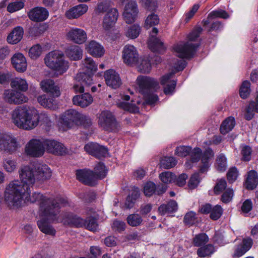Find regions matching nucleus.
<instances>
[{"instance_id":"nucleus-19","label":"nucleus","mask_w":258,"mask_h":258,"mask_svg":"<svg viewBox=\"0 0 258 258\" xmlns=\"http://www.w3.org/2000/svg\"><path fill=\"white\" fill-rule=\"evenodd\" d=\"M45 150L55 155H63L67 153V149L61 143L44 138Z\"/></svg>"},{"instance_id":"nucleus-52","label":"nucleus","mask_w":258,"mask_h":258,"mask_svg":"<svg viewBox=\"0 0 258 258\" xmlns=\"http://www.w3.org/2000/svg\"><path fill=\"white\" fill-rule=\"evenodd\" d=\"M176 164V160L172 157H165L161 160V166L166 169L172 168Z\"/></svg>"},{"instance_id":"nucleus-17","label":"nucleus","mask_w":258,"mask_h":258,"mask_svg":"<svg viewBox=\"0 0 258 258\" xmlns=\"http://www.w3.org/2000/svg\"><path fill=\"white\" fill-rule=\"evenodd\" d=\"M66 37L69 41L75 44H82L86 41L87 35L82 29L72 27L68 31Z\"/></svg>"},{"instance_id":"nucleus-11","label":"nucleus","mask_w":258,"mask_h":258,"mask_svg":"<svg viewBox=\"0 0 258 258\" xmlns=\"http://www.w3.org/2000/svg\"><path fill=\"white\" fill-rule=\"evenodd\" d=\"M189 154L190 162L192 163H196L201 158L202 165L200 169L201 173H205L208 171L210 166L209 161L214 155L213 151L210 148L206 149L202 154V150L199 148H195L193 150H191Z\"/></svg>"},{"instance_id":"nucleus-27","label":"nucleus","mask_w":258,"mask_h":258,"mask_svg":"<svg viewBox=\"0 0 258 258\" xmlns=\"http://www.w3.org/2000/svg\"><path fill=\"white\" fill-rule=\"evenodd\" d=\"M104 78L107 86L113 89L118 88L121 84L119 74L113 70H109L104 74Z\"/></svg>"},{"instance_id":"nucleus-21","label":"nucleus","mask_w":258,"mask_h":258,"mask_svg":"<svg viewBox=\"0 0 258 258\" xmlns=\"http://www.w3.org/2000/svg\"><path fill=\"white\" fill-rule=\"evenodd\" d=\"M84 149L87 153L97 158L105 157L108 152L107 149L104 146L93 142L85 145Z\"/></svg>"},{"instance_id":"nucleus-46","label":"nucleus","mask_w":258,"mask_h":258,"mask_svg":"<svg viewBox=\"0 0 258 258\" xmlns=\"http://www.w3.org/2000/svg\"><path fill=\"white\" fill-rule=\"evenodd\" d=\"M253 112H258V93L255 101H251L246 110L245 117L247 120H250L253 116Z\"/></svg>"},{"instance_id":"nucleus-48","label":"nucleus","mask_w":258,"mask_h":258,"mask_svg":"<svg viewBox=\"0 0 258 258\" xmlns=\"http://www.w3.org/2000/svg\"><path fill=\"white\" fill-rule=\"evenodd\" d=\"M209 241L208 236L204 233L195 235L193 238V244L195 246L200 247L206 244Z\"/></svg>"},{"instance_id":"nucleus-3","label":"nucleus","mask_w":258,"mask_h":258,"mask_svg":"<svg viewBox=\"0 0 258 258\" xmlns=\"http://www.w3.org/2000/svg\"><path fill=\"white\" fill-rule=\"evenodd\" d=\"M11 118L18 127L28 131L36 127L40 121L47 125L50 124L48 114L43 112L39 113L34 107H17L12 112Z\"/></svg>"},{"instance_id":"nucleus-63","label":"nucleus","mask_w":258,"mask_h":258,"mask_svg":"<svg viewBox=\"0 0 258 258\" xmlns=\"http://www.w3.org/2000/svg\"><path fill=\"white\" fill-rule=\"evenodd\" d=\"M156 186L152 182H148L144 187V192L146 196H151L156 192Z\"/></svg>"},{"instance_id":"nucleus-47","label":"nucleus","mask_w":258,"mask_h":258,"mask_svg":"<svg viewBox=\"0 0 258 258\" xmlns=\"http://www.w3.org/2000/svg\"><path fill=\"white\" fill-rule=\"evenodd\" d=\"M141 28L138 24H134L127 28L125 32V35L130 39H135L140 35Z\"/></svg>"},{"instance_id":"nucleus-40","label":"nucleus","mask_w":258,"mask_h":258,"mask_svg":"<svg viewBox=\"0 0 258 258\" xmlns=\"http://www.w3.org/2000/svg\"><path fill=\"white\" fill-rule=\"evenodd\" d=\"M18 163L15 159L12 157H6L3 159L2 167L4 170L8 173H12L17 168Z\"/></svg>"},{"instance_id":"nucleus-58","label":"nucleus","mask_w":258,"mask_h":258,"mask_svg":"<svg viewBox=\"0 0 258 258\" xmlns=\"http://www.w3.org/2000/svg\"><path fill=\"white\" fill-rule=\"evenodd\" d=\"M111 6V2L109 0H103L97 5L96 11L99 13H104L107 10H109V8Z\"/></svg>"},{"instance_id":"nucleus-59","label":"nucleus","mask_w":258,"mask_h":258,"mask_svg":"<svg viewBox=\"0 0 258 258\" xmlns=\"http://www.w3.org/2000/svg\"><path fill=\"white\" fill-rule=\"evenodd\" d=\"M227 183L225 179H220L218 180L214 188L215 194L218 195L222 193L226 189Z\"/></svg>"},{"instance_id":"nucleus-26","label":"nucleus","mask_w":258,"mask_h":258,"mask_svg":"<svg viewBox=\"0 0 258 258\" xmlns=\"http://www.w3.org/2000/svg\"><path fill=\"white\" fill-rule=\"evenodd\" d=\"M48 12L44 8L36 7L31 10L28 14L29 19L34 22H42L48 17Z\"/></svg>"},{"instance_id":"nucleus-36","label":"nucleus","mask_w":258,"mask_h":258,"mask_svg":"<svg viewBox=\"0 0 258 258\" xmlns=\"http://www.w3.org/2000/svg\"><path fill=\"white\" fill-rule=\"evenodd\" d=\"M66 55L71 60L80 59L83 55V50L78 45H71L66 50Z\"/></svg>"},{"instance_id":"nucleus-55","label":"nucleus","mask_w":258,"mask_h":258,"mask_svg":"<svg viewBox=\"0 0 258 258\" xmlns=\"http://www.w3.org/2000/svg\"><path fill=\"white\" fill-rule=\"evenodd\" d=\"M42 52V47L39 44H36L29 49V55L32 59H35L40 56Z\"/></svg>"},{"instance_id":"nucleus-41","label":"nucleus","mask_w":258,"mask_h":258,"mask_svg":"<svg viewBox=\"0 0 258 258\" xmlns=\"http://www.w3.org/2000/svg\"><path fill=\"white\" fill-rule=\"evenodd\" d=\"M229 17V15L224 10H218L216 11H213L211 12L209 15L208 17V19L206 20H203L202 23L203 24L204 26H206L208 24H209L211 20L216 18H220L223 19H227Z\"/></svg>"},{"instance_id":"nucleus-15","label":"nucleus","mask_w":258,"mask_h":258,"mask_svg":"<svg viewBox=\"0 0 258 258\" xmlns=\"http://www.w3.org/2000/svg\"><path fill=\"white\" fill-rule=\"evenodd\" d=\"M139 10L136 2L129 1L124 6L122 13L123 19L127 24L134 23L137 19Z\"/></svg>"},{"instance_id":"nucleus-45","label":"nucleus","mask_w":258,"mask_h":258,"mask_svg":"<svg viewBox=\"0 0 258 258\" xmlns=\"http://www.w3.org/2000/svg\"><path fill=\"white\" fill-rule=\"evenodd\" d=\"M215 247L211 244L201 246L197 250V254L200 257L210 256L215 252Z\"/></svg>"},{"instance_id":"nucleus-31","label":"nucleus","mask_w":258,"mask_h":258,"mask_svg":"<svg viewBox=\"0 0 258 258\" xmlns=\"http://www.w3.org/2000/svg\"><path fill=\"white\" fill-rule=\"evenodd\" d=\"M88 53L94 57H101L104 53V49L102 45L95 40L89 41L86 46Z\"/></svg>"},{"instance_id":"nucleus-62","label":"nucleus","mask_w":258,"mask_h":258,"mask_svg":"<svg viewBox=\"0 0 258 258\" xmlns=\"http://www.w3.org/2000/svg\"><path fill=\"white\" fill-rule=\"evenodd\" d=\"M233 196V191L232 189L227 188L223 192L221 197V201L224 203H228L232 200Z\"/></svg>"},{"instance_id":"nucleus-6","label":"nucleus","mask_w":258,"mask_h":258,"mask_svg":"<svg viewBox=\"0 0 258 258\" xmlns=\"http://www.w3.org/2000/svg\"><path fill=\"white\" fill-rule=\"evenodd\" d=\"M136 82L139 92L143 95L147 103H155L158 101V97L154 92L159 88L158 82L154 78L145 76H139Z\"/></svg>"},{"instance_id":"nucleus-29","label":"nucleus","mask_w":258,"mask_h":258,"mask_svg":"<svg viewBox=\"0 0 258 258\" xmlns=\"http://www.w3.org/2000/svg\"><path fill=\"white\" fill-rule=\"evenodd\" d=\"M40 86L43 91L50 93L53 97H57L60 95L59 88L55 85L52 80H44L41 82Z\"/></svg>"},{"instance_id":"nucleus-30","label":"nucleus","mask_w":258,"mask_h":258,"mask_svg":"<svg viewBox=\"0 0 258 258\" xmlns=\"http://www.w3.org/2000/svg\"><path fill=\"white\" fill-rule=\"evenodd\" d=\"M88 9L86 4H80L66 11L65 15L69 19H77L86 13Z\"/></svg>"},{"instance_id":"nucleus-53","label":"nucleus","mask_w":258,"mask_h":258,"mask_svg":"<svg viewBox=\"0 0 258 258\" xmlns=\"http://www.w3.org/2000/svg\"><path fill=\"white\" fill-rule=\"evenodd\" d=\"M44 24H36L30 29L29 33L32 36H38L43 33L46 30Z\"/></svg>"},{"instance_id":"nucleus-1","label":"nucleus","mask_w":258,"mask_h":258,"mask_svg":"<svg viewBox=\"0 0 258 258\" xmlns=\"http://www.w3.org/2000/svg\"><path fill=\"white\" fill-rule=\"evenodd\" d=\"M21 180L15 179L9 182L4 192V199L8 205H18L22 202L23 196L28 194L29 188L37 182L35 167L26 166L19 171Z\"/></svg>"},{"instance_id":"nucleus-18","label":"nucleus","mask_w":258,"mask_h":258,"mask_svg":"<svg viewBox=\"0 0 258 258\" xmlns=\"http://www.w3.org/2000/svg\"><path fill=\"white\" fill-rule=\"evenodd\" d=\"M64 214L65 213L61 214L60 215V216L61 217V219L60 220L59 219V217H57L58 214L56 216V219L54 220H52L45 216H42V218L37 221V225L38 226V228H39L40 231L43 233L47 235L54 236L56 233V231L55 229L52 227V226L48 222V220L52 222L56 221V222L63 223L62 222V220L63 219V216L64 215Z\"/></svg>"},{"instance_id":"nucleus-7","label":"nucleus","mask_w":258,"mask_h":258,"mask_svg":"<svg viewBox=\"0 0 258 258\" xmlns=\"http://www.w3.org/2000/svg\"><path fill=\"white\" fill-rule=\"evenodd\" d=\"M107 174L105 166L100 162L96 165L94 171L89 169H80L76 171V177L81 182L91 186L95 184L97 179L104 178Z\"/></svg>"},{"instance_id":"nucleus-44","label":"nucleus","mask_w":258,"mask_h":258,"mask_svg":"<svg viewBox=\"0 0 258 258\" xmlns=\"http://www.w3.org/2000/svg\"><path fill=\"white\" fill-rule=\"evenodd\" d=\"M140 197V191L138 188H133L131 194L126 198L125 206L126 208L131 209L133 207L136 201Z\"/></svg>"},{"instance_id":"nucleus-35","label":"nucleus","mask_w":258,"mask_h":258,"mask_svg":"<svg viewBox=\"0 0 258 258\" xmlns=\"http://www.w3.org/2000/svg\"><path fill=\"white\" fill-rule=\"evenodd\" d=\"M258 184V175L257 172L251 170L247 173V177L244 182L245 188L249 190L255 188Z\"/></svg>"},{"instance_id":"nucleus-14","label":"nucleus","mask_w":258,"mask_h":258,"mask_svg":"<svg viewBox=\"0 0 258 258\" xmlns=\"http://www.w3.org/2000/svg\"><path fill=\"white\" fill-rule=\"evenodd\" d=\"M19 147L17 139L9 133H0V150L13 154Z\"/></svg>"},{"instance_id":"nucleus-12","label":"nucleus","mask_w":258,"mask_h":258,"mask_svg":"<svg viewBox=\"0 0 258 258\" xmlns=\"http://www.w3.org/2000/svg\"><path fill=\"white\" fill-rule=\"evenodd\" d=\"M98 124L104 131L116 133L120 128V124L113 114L109 111H103L98 117Z\"/></svg>"},{"instance_id":"nucleus-13","label":"nucleus","mask_w":258,"mask_h":258,"mask_svg":"<svg viewBox=\"0 0 258 258\" xmlns=\"http://www.w3.org/2000/svg\"><path fill=\"white\" fill-rule=\"evenodd\" d=\"M44 138L32 139L25 145V152L32 157H40L45 151Z\"/></svg>"},{"instance_id":"nucleus-32","label":"nucleus","mask_w":258,"mask_h":258,"mask_svg":"<svg viewBox=\"0 0 258 258\" xmlns=\"http://www.w3.org/2000/svg\"><path fill=\"white\" fill-rule=\"evenodd\" d=\"M93 102V97L88 93L75 96L73 98L74 104L81 107H86Z\"/></svg>"},{"instance_id":"nucleus-51","label":"nucleus","mask_w":258,"mask_h":258,"mask_svg":"<svg viewBox=\"0 0 258 258\" xmlns=\"http://www.w3.org/2000/svg\"><path fill=\"white\" fill-rule=\"evenodd\" d=\"M216 168L220 171H224L227 167V160L223 154H219L216 159Z\"/></svg>"},{"instance_id":"nucleus-2","label":"nucleus","mask_w":258,"mask_h":258,"mask_svg":"<svg viewBox=\"0 0 258 258\" xmlns=\"http://www.w3.org/2000/svg\"><path fill=\"white\" fill-rule=\"evenodd\" d=\"M31 190L29 188L28 194L23 196L22 202L18 205H8L10 207L18 208L23 203L30 202L39 203V213L40 216H45L52 220L56 219V216L59 213V209L62 206L68 204L67 198L61 197H47L38 192H34L30 196Z\"/></svg>"},{"instance_id":"nucleus-34","label":"nucleus","mask_w":258,"mask_h":258,"mask_svg":"<svg viewBox=\"0 0 258 258\" xmlns=\"http://www.w3.org/2000/svg\"><path fill=\"white\" fill-rule=\"evenodd\" d=\"M130 99V97L128 95H121V100H118V101L116 103L117 106L130 112H136L138 111L139 108L136 105L124 101H128Z\"/></svg>"},{"instance_id":"nucleus-43","label":"nucleus","mask_w":258,"mask_h":258,"mask_svg":"<svg viewBox=\"0 0 258 258\" xmlns=\"http://www.w3.org/2000/svg\"><path fill=\"white\" fill-rule=\"evenodd\" d=\"M235 124L234 118L228 117L226 118L222 123L220 126V131L222 134L225 135L231 131Z\"/></svg>"},{"instance_id":"nucleus-37","label":"nucleus","mask_w":258,"mask_h":258,"mask_svg":"<svg viewBox=\"0 0 258 258\" xmlns=\"http://www.w3.org/2000/svg\"><path fill=\"white\" fill-rule=\"evenodd\" d=\"M11 87L19 92H26L28 89V84L25 79L15 78L11 82Z\"/></svg>"},{"instance_id":"nucleus-10","label":"nucleus","mask_w":258,"mask_h":258,"mask_svg":"<svg viewBox=\"0 0 258 258\" xmlns=\"http://www.w3.org/2000/svg\"><path fill=\"white\" fill-rule=\"evenodd\" d=\"M44 60L47 67L56 71L60 75L69 68L68 62L64 60L63 53L59 51L49 52L45 56Z\"/></svg>"},{"instance_id":"nucleus-24","label":"nucleus","mask_w":258,"mask_h":258,"mask_svg":"<svg viewBox=\"0 0 258 258\" xmlns=\"http://www.w3.org/2000/svg\"><path fill=\"white\" fill-rule=\"evenodd\" d=\"M35 172L37 182H44L50 179L52 176L50 168L46 164H38L35 166Z\"/></svg>"},{"instance_id":"nucleus-57","label":"nucleus","mask_w":258,"mask_h":258,"mask_svg":"<svg viewBox=\"0 0 258 258\" xmlns=\"http://www.w3.org/2000/svg\"><path fill=\"white\" fill-rule=\"evenodd\" d=\"M223 213V209L222 207L218 205L212 208L210 212V218L213 220H216L218 219Z\"/></svg>"},{"instance_id":"nucleus-38","label":"nucleus","mask_w":258,"mask_h":258,"mask_svg":"<svg viewBox=\"0 0 258 258\" xmlns=\"http://www.w3.org/2000/svg\"><path fill=\"white\" fill-rule=\"evenodd\" d=\"M23 29L20 26L16 27L7 37V41L10 44H17L22 38Z\"/></svg>"},{"instance_id":"nucleus-8","label":"nucleus","mask_w":258,"mask_h":258,"mask_svg":"<svg viewBox=\"0 0 258 258\" xmlns=\"http://www.w3.org/2000/svg\"><path fill=\"white\" fill-rule=\"evenodd\" d=\"M59 123L64 127L71 128L74 125L86 124L89 125L91 121L89 118L75 109H69L59 117Z\"/></svg>"},{"instance_id":"nucleus-16","label":"nucleus","mask_w":258,"mask_h":258,"mask_svg":"<svg viewBox=\"0 0 258 258\" xmlns=\"http://www.w3.org/2000/svg\"><path fill=\"white\" fill-rule=\"evenodd\" d=\"M122 58L123 62L128 66L136 64L139 59V54L136 48L132 45H125L122 51Z\"/></svg>"},{"instance_id":"nucleus-49","label":"nucleus","mask_w":258,"mask_h":258,"mask_svg":"<svg viewBox=\"0 0 258 258\" xmlns=\"http://www.w3.org/2000/svg\"><path fill=\"white\" fill-rule=\"evenodd\" d=\"M126 221L129 225L132 227H137L141 225L143 219L139 214H132L127 216Z\"/></svg>"},{"instance_id":"nucleus-25","label":"nucleus","mask_w":258,"mask_h":258,"mask_svg":"<svg viewBox=\"0 0 258 258\" xmlns=\"http://www.w3.org/2000/svg\"><path fill=\"white\" fill-rule=\"evenodd\" d=\"M158 32V29L156 28L152 29V34L148 41V45L152 51L161 53L165 50V47L163 43L155 37Z\"/></svg>"},{"instance_id":"nucleus-61","label":"nucleus","mask_w":258,"mask_h":258,"mask_svg":"<svg viewBox=\"0 0 258 258\" xmlns=\"http://www.w3.org/2000/svg\"><path fill=\"white\" fill-rule=\"evenodd\" d=\"M24 6V3L23 2L17 1L9 4L7 7V10L10 13H13L22 9Z\"/></svg>"},{"instance_id":"nucleus-9","label":"nucleus","mask_w":258,"mask_h":258,"mask_svg":"<svg viewBox=\"0 0 258 258\" xmlns=\"http://www.w3.org/2000/svg\"><path fill=\"white\" fill-rule=\"evenodd\" d=\"M62 222L66 226L75 227H85L92 231H96L98 228V223L96 219L90 217L85 220L70 212L65 213L63 216Z\"/></svg>"},{"instance_id":"nucleus-60","label":"nucleus","mask_w":258,"mask_h":258,"mask_svg":"<svg viewBox=\"0 0 258 258\" xmlns=\"http://www.w3.org/2000/svg\"><path fill=\"white\" fill-rule=\"evenodd\" d=\"M139 71L142 73H148L151 69V64L148 59H144L142 60L138 67Z\"/></svg>"},{"instance_id":"nucleus-28","label":"nucleus","mask_w":258,"mask_h":258,"mask_svg":"<svg viewBox=\"0 0 258 258\" xmlns=\"http://www.w3.org/2000/svg\"><path fill=\"white\" fill-rule=\"evenodd\" d=\"M11 62L14 68L18 72L23 73L27 70L26 59L22 53L15 54L11 58Z\"/></svg>"},{"instance_id":"nucleus-4","label":"nucleus","mask_w":258,"mask_h":258,"mask_svg":"<svg viewBox=\"0 0 258 258\" xmlns=\"http://www.w3.org/2000/svg\"><path fill=\"white\" fill-rule=\"evenodd\" d=\"M83 67L87 73L80 72L76 76L77 82L74 84L73 89L76 92L83 93L84 88L92 84V74L97 71V65L91 57H86L82 61Z\"/></svg>"},{"instance_id":"nucleus-23","label":"nucleus","mask_w":258,"mask_h":258,"mask_svg":"<svg viewBox=\"0 0 258 258\" xmlns=\"http://www.w3.org/2000/svg\"><path fill=\"white\" fill-rule=\"evenodd\" d=\"M175 72L169 73L161 78L160 83L164 88V92L165 94H169L173 93L176 85V81L172 80Z\"/></svg>"},{"instance_id":"nucleus-42","label":"nucleus","mask_w":258,"mask_h":258,"mask_svg":"<svg viewBox=\"0 0 258 258\" xmlns=\"http://www.w3.org/2000/svg\"><path fill=\"white\" fill-rule=\"evenodd\" d=\"M177 210V204L175 201H170L167 204H163L158 208V211L161 215L167 213H173Z\"/></svg>"},{"instance_id":"nucleus-50","label":"nucleus","mask_w":258,"mask_h":258,"mask_svg":"<svg viewBox=\"0 0 258 258\" xmlns=\"http://www.w3.org/2000/svg\"><path fill=\"white\" fill-rule=\"evenodd\" d=\"M159 18L157 15L152 13L149 15L145 21L144 27L148 29L151 27L158 24Z\"/></svg>"},{"instance_id":"nucleus-39","label":"nucleus","mask_w":258,"mask_h":258,"mask_svg":"<svg viewBox=\"0 0 258 258\" xmlns=\"http://www.w3.org/2000/svg\"><path fill=\"white\" fill-rule=\"evenodd\" d=\"M37 101L45 108L54 110L57 108V104L55 100L52 97H49L45 94L39 96Z\"/></svg>"},{"instance_id":"nucleus-33","label":"nucleus","mask_w":258,"mask_h":258,"mask_svg":"<svg viewBox=\"0 0 258 258\" xmlns=\"http://www.w3.org/2000/svg\"><path fill=\"white\" fill-rule=\"evenodd\" d=\"M252 240L250 238H244L241 244L237 246L233 253L234 257H240L251 247Z\"/></svg>"},{"instance_id":"nucleus-22","label":"nucleus","mask_w":258,"mask_h":258,"mask_svg":"<svg viewBox=\"0 0 258 258\" xmlns=\"http://www.w3.org/2000/svg\"><path fill=\"white\" fill-rule=\"evenodd\" d=\"M118 17V12L116 9L111 8L104 17L102 26L105 31H108L112 28Z\"/></svg>"},{"instance_id":"nucleus-54","label":"nucleus","mask_w":258,"mask_h":258,"mask_svg":"<svg viewBox=\"0 0 258 258\" xmlns=\"http://www.w3.org/2000/svg\"><path fill=\"white\" fill-rule=\"evenodd\" d=\"M250 83L244 81L241 84L239 89V95L242 99L246 98L250 94Z\"/></svg>"},{"instance_id":"nucleus-64","label":"nucleus","mask_w":258,"mask_h":258,"mask_svg":"<svg viewBox=\"0 0 258 258\" xmlns=\"http://www.w3.org/2000/svg\"><path fill=\"white\" fill-rule=\"evenodd\" d=\"M140 3L149 11H154L157 8V3L155 0H140Z\"/></svg>"},{"instance_id":"nucleus-20","label":"nucleus","mask_w":258,"mask_h":258,"mask_svg":"<svg viewBox=\"0 0 258 258\" xmlns=\"http://www.w3.org/2000/svg\"><path fill=\"white\" fill-rule=\"evenodd\" d=\"M4 98L11 104H20L27 102L28 98L22 93L15 90H8L4 93Z\"/></svg>"},{"instance_id":"nucleus-56","label":"nucleus","mask_w":258,"mask_h":258,"mask_svg":"<svg viewBox=\"0 0 258 258\" xmlns=\"http://www.w3.org/2000/svg\"><path fill=\"white\" fill-rule=\"evenodd\" d=\"M159 177L161 180L164 183H169L175 182V175L169 171L161 173Z\"/></svg>"},{"instance_id":"nucleus-5","label":"nucleus","mask_w":258,"mask_h":258,"mask_svg":"<svg viewBox=\"0 0 258 258\" xmlns=\"http://www.w3.org/2000/svg\"><path fill=\"white\" fill-rule=\"evenodd\" d=\"M202 30L201 27L195 28L188 35L187 42L177 44L174 47L178 57L190 58L194 56L199 45L198 43L194 42L199 37Z\"/></svg>"}]
</instances>
